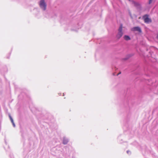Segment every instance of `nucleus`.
Segmentation results:
<instances>
[{
  "mask_svg": "<svg viewBox=\"0 0 158 158\" xmlns=\"http://www.w3.org/2000/svg\"><path fill=\"white\" fill-rule=\"evenodd\" d=\"M123 25L121 24L118 29V31L116 35V38L117 39H119L123 35Z\"/></svg>",
  "mask_w": 158,
  "mask_h": 158,
  "instance_id": "f257e3e1",
  "label": "nucleus"
},
{
  "mask_svg": "<svg viewBox=\"0 0 158 158\" xmlns=\"http://www.w3.org/2000/svg\"><path fill=\"white\" fill-rule=\"evenodd\" d=\"M39 5L40 8L43 10H45L46 9L47 5L44 0H40Z\"/></svg>",
  "mask_w": 158,
  "mask_h": 158,
  "instance_id": "f03ea898",
  "label": "nucleus"
},
{
  "mask_svg": "<svg viewBox=\"0 0 158 158\" xmlns=\"http://www.w3.org/2000/svg\"><path fill=\"white\" fill-rule=\"evenodd\" d=\"M145 23H148L151 22V20L148 18V15H145L143 17Z\"/></svg>",
  "mask_w": 158,
  "mask_h": 158,
  "instance_id": "7ed1b4c3",
  "label": "nucleus"
},
{
  "mask_svg": "<svg viewBox=\"0 0 158 158\" xmlns=\"http://www.w3.org/2000/svg\"><path fill=\"white\" fill-rule=\"evenodd\" d=\"M132 30L133 31H137L139 32H141V28L138 27H135L133 28L132 29Z\"/></svg>",
  "mask_w": 158,
  "mask_h": 158,
  "instance_id": "20e7f679",
  "label": "nucleus"
},
{
  "mask_svg": "<svg viewBox=\"0 0 158 158\" xmlns=\"http://www.w3.org/2000/svg\"><path fill=\"white\" fill-rule=\"evenodd\" d=\"M123 37L124 40L126 41L129 40H131L130 36L127 35H125Z\"/></svg>",
  "mask_w": 158,
  "mask_h": 158,
  "instance_id": "39448f33",
  "label": "nucleus"
},
{
  "mask_svg": "<svg viewBox=\"0 0 158 158\" xmlns=\"http://www.w3.org/2000/svg\"><path fill=\"white\" fill-rule=\"evenodd\" d=\"M68 141L69 140L67 139L65 137L63 139V143L64 144H67Z\"/></svg>",
  "mask_w": 158,
  "mask_h": 158,
  "instance_id": "423d86ee",
  "label": "nucleus"
},
{
  "mask_svg": "<svg viewBox=\"0 0 158 158\" xmlns=\"http://www.w3.org/2000/svg\"><path fill=\"white\" fill-rule=\"evenodd\" d=\"M133 56V54H130L128 55L126 58H125L124 59L125 60H126L128 59L129 58L131 57V56Z\"/></svg>",
  "mask_w": 158,
  "mask_h": 158,
  "instance_id": "0eeeda50",
  "label": "nucleus"
},
{
  "mask_svg": "<svg viewBox=\"0 0 158 158\" xmlns=\"http://www.w3.org/2000/svg\"><path fill=\"white\" fill-rule=\"evenodd\" d=\"M134 4L136 6H138L139 5V4L138 3L135 2H134Z\"/></svg>",
  "mask_w": 158,
  "mask_h": 158,
  "instance_id": "6e6552de",
  "label": "nucleus"
},
{
  "mask_svg": "<svg viewBox=\"0 0 158 158\" xmlns=\"http://www.w3.org/2000/svg\"><path fill=\"white\" fill-rule=\"evenodd\" d=\"M10 121H11V122L12 123H13V122H14V121H13V118H12L10 119Z\"/></svg>",
  "mask_w": 158,
  "mask_h": 158,
  "instance_id": "1a4fd4ad",
  "label": "nucleus"
},
{
  "mask_svg": "<svg viewBox=\"0 0 158 158\" xmlns=\"http://www.w3.org/2000/svg\"><path fill=\"white\" fill-rule=\"evenodd\" d=\"M10 121H11V122L12 123H13V122H14V121H13V118H12L10 119Z\"/></svg>",
  "mask_w": 158,
  "mask_h": 158,
  "instance_id": "9d476101",
  "label": "nucleus"
},
{
  "mask_svg": "<svg viewBox=\"0 0 158 158\" xmlns=\"http://www.w3.org/2000/svg\"><path fill=\"white\" fill-rule=\"evenodd\" d=\"M152 0H150L149 1V4H151L152 3Z\"/></svg>",
  "mask_w": 158,
  "mask_h": 158,
  "instance_id": "9b49d317",
  "label": "nucleus"
},
{
  "mask_svg": "<svg viewBox=\"0 0 158 158\" xmlns=\"http://www.w3.org/2000/svg\"><path fill=\"white\" fill-rule=\"evenodd\" d=\"M127 153L128 154H131V152L130 151H127Z\"/></svg>",
  "mask_w": 158,
  "mask_h": 158,
  "instance_id": "f8f14e48",
  "label": "nucleus"
},
{
  "mask_svg": "<svg viewBox=\"0 0 158 158\" xmlns=\"http://www.w3.org/2000/svg\"><path fill=\"white\" fill-rule=\"evenodd\" d=\"M12 124H13V126H14V127H15V123H14V122H13V123H12Z\"/></svg>",
  "mask_w": 158,
  "mask_h": 158,
  "instance_id": "ddd939ff",
  "label": "nucleus"
},
{
  "mask_svg": "<svg viewBox=\"0 0 158 158\" xmlns=\"http://www.w3.org/2000/svg\"><path fill=\"white\" fill-rule=\"evenodd\" d=\"M9 117L10 118V119L12 118L11 117V116H10V114L9 115Z\"/></svg>",
  "mask_w": 158,
  "mask_h": 158,
  "instance_id": "4468645a",
  "label": "nucleus"
},
{
  "mask_svg": "<svg viewBox=\"0 0 158 158\" xmlns=\"http://www.w3.org/2000/svg\"><path fill=\"white\" fill-rule=\"evenodd\" d=\"M157 38L158 39V35H157Z\"/></svg>",
  "mask_w": 158,
  "mask_h": 158,
  "instance_id": "2eb2a0df",
  "label": "nucleus"
}]
</instances>
